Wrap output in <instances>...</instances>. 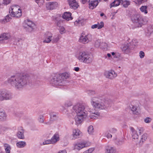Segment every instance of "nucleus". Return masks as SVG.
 Masks as SVG:
<instances>
[{"mask_svg": "<svg viewBox=\"0 0 153 153\" xmlns=\"http://www.w3.org/2000/svg\"><path fill=\"white\" fill-rule=\"evenodd\" d=\"M11 0H3V3L4 4H7L10 3Z\"/></svg>", "mask_w": 153, "mask_h": 153, "instance_id": "13d9d810", "label": "nucleus"}, {"mask_svg": "<svg viewBox=\"0 0 153 153\" xmlns=\"http://www.w3.org/2000/svg\"><path fill=\"white\" fill-rule=\"evenodd\" d=\"M56 2H48L47 4V7L50 10L55 9L57 6Z\"/></svg>", "mask_w": 153, "mask_h": 153, "instance_id": "aec40b11", "label": "nucleus"}, {"mask_svg": "<svg viewBox=\"0 0 153 153\" xmlns=\"http://www.w3.org/2000/svg\"><path fill=\"white\" fill-rule=\"evenodd\" d=\"M10 16L13 17L18 18L22 15V11L19 6L13 5L9 9Z\"/></svg>", "mask_w": 153, "mask_h": 153, "instance_id": "423d86ee", "label": "nucleus"}, {"mask_svg": "<svg viewBox=\"0 0 153 153\" xmlns=\"http://www.w3.org/2000/svg\"><path fill=\"white\" fill-rule=\"evenodd\" d=\"M92 40V36L90 34H88L85 36L81 35L79 39V41L80 42L85 44L90 42Z\"/></svg>", "mask_w": 153, "mask_h": 153, "instance_id": "f8f14e48", "label": "nucleus"}, {"mask_svg": "<svg viewBox=\"0 0 153 153\" xmlns=\"http://www.w3.org/2000/svg\"><path fill=\"white\" fill-rule=\"evenodd\" d=\"M12 98L11 94L6 91H0V100H8Z\"/></svg>", "mask_w": 153, "mask_h": 153, "instance_id": "9d476101", "label": "nucleus"}, {"mask_svg": "<svg viewBox=\"0 0 153 153\" xmlns=\"http://www.w3.org/2000/svg\"><path fill=\"white\" fill-rule=\"evenodd\" d=\"M24 130L23 128L22 127H19L17 134V137L19 139H24L25 138L24 135Z\"/></svg>", "mask_w": 153, "mask_h": 153, "instance_id": "f3484780", "label": "nucleus"}, {"mask_svg": "<svg viewBox=\"0 0 153 153\" xmlns=\"http://www.w3.org/2000/svg\"><path fill=\"white\" fill-rule=\"evenodd\" d=\"M7 117V115L4 111L2 109H0V120L4 121L5 120Z\"/></svg>", "mask_w": 153, "mask_h": 153, "instance_id": "5701e85b", "label": "nucleus"}, {"mask_svg": "<svg viewBox=\"0 0 153 153\" xmlns=\"http://www.w3.org/2000/svg\"><path fill=\"white\" fill-rule=\"evenodd\" d=\"M72 105V103L70 101H67L65 104V107H69L71 106Z\"/></svg>", "mask_w": 153, "mask_h": 153, "instance_id": "de8ad7c7", "label": "nucleus"}, {"mask_svg": "<svg viewBox=\"0 0 153 153\" xmlns=\"http://www.w3.org/2000/svg\"><path fill=\"white\" fill-rule=\"evenodd\" d=\"M64 82V80L61 79V76L59 74H56L52 76L50 81V83L54 86L63 85Z\"/></svg>", "mask_w": 153, "mask_h": 153, "instance_id": "20e7f679", "label": "nucleus"}, {"mask_svg": "<svg viewBox=\"0 0 153 153\" xmlns=\"http://www.w3.org/2000/svg\"><path fill=\"white\" fill-rule=\"evenodd\" d=\"M147 137V134H143L141 136L140 140V143H143L146 140Z\"/></svg>", "mask_w": 153, "mask_h": 153, "instance_id": "c9c22d12", "label": "nucleus"}, {"mask_svg": "<svg viewBox=\"0 0 153 153\" xmlns=\"http://www.w3.org/2000/svg\"><path fill=\"white\" fill-rule=\"evenodd\" d=\"M11 19V18L10 17L9 15H7L6 17L4 19L1 20V23L5 24L9 21Z\"/></svg>", "mask_w": 153, "mask_h": 153, "instance_id": "7c9ffc66", "label": "nucleus"}, {"mask_svg": "<svg viewBox=\"0 0 153 153\" xmlns=\"http://www.w3.org/2000/svg\"><path fill=\"white\" fill-rule=\"evenodd\" d=\"M59 35L54 36L52 39V42L53 43H56L59 41Z\"/></svg>", "mask_w": 153, "mask_h": 153, "instance_id": "f704fd0d", "label": "nucleus"}, {"mask_svg": "<svg viewBox=\"0 0 153 153\" xmlns=\"http://www.w3.org/2000/svg\"><path fill=\"white\" fill-rule=\"evenodd\" d=\"M59 140V135L58 134H55L51 139V143H55Z\"/></svg>", "mask_w": 153, "mask_h": 153, "instance_id": "4be33fe9", "label": "nucleus"}, {"mask_svg": "<svg viewBox=\"0 0 153 153\" xmlns=\"http://www.w3.org/2000/svg\"><path fill=\"white\" fill-rule=\"evenodd\" d=\"M88 132L90 134H92L94 131V128L92 126H89L88 128Z\"/></svg>", "mask_w": 153, "mask_h": 153, "instance_id": "ea45409f", "label": "nucleus"}, {"mask_svg": "<svg viewBox=\"0 0 153 153\" xmlns=\"http://www.w3.org/2000/svg\"><path fill=\"white\" fill-rule=\"evenodd\" d=\"M87 93L89 95H92L95 94V92L94 91L91 90L87 91Z\"/></svg>", "mask_w": 153, "mask_h": 153, "instance_id": "a18cd8bd", "label": "nucleus"}, {"mask_svg": "<svg viewBox=\"0 0 153 153\" xmlns=\"http://www.w3.org/2000/svg\"><path fill=\"white\" fill-rule=\"evenodd\" d=\"M129 107L133 114L136 115L138 114L140 108L139 104L138 101L135 100L131 101L129 104Z\"/></svg>", "mask_w": 153, "mask_h": 153, "instance_id": "0eeeda50", "label": "nucleus"}, {"mask_svg": "<svg viewBox=\"0 0 153 153\" xmlns=\"http://www.w3.org/2000/svg\"><path fill=\"white\" fill-rule=\"evenodd\" d=\"M10 37V35L8 33L3 34L0 36V42H3V41L7 40Z\"/></svg>", "mask_w": 153, "mask_h": 153, "instance_id": "412c9836", "label": "nucleus"}, {"mask_svg": "<svg viewBox=\"0 0 153 153\" xmlns=\"http://www.w3.org/2000/svg\"><path fill=\"white\" fill-rule=\"evenodd\" d=\"M139 56L141 58H143L145 56L144 52L143 51H140L139 53Z\"/></svg>", "mask_w": 153, "mask_h": 153, "instance_id": "5fc2aeb1", "label": "nucleus"}, {"mask_svg": "<svg viewBox=\"0 0 153 153\" xmlns=\"http://www.w3.org/2000/svg\"><path fill=\"white\" fill-rule=\"evenodd\" d=\"M68 1L70 8L74 9L78 8L79 5L76 0H68Z\"/></svg>", "mask_w": 153, "mask_h": 153, "instance_id": "dca6fc26", "label": "nucleus"}, {"mask_svg": "<svg viewBox=\"0 0 153 153\" xmlns=\"http://www.w3.org/2000/svg\"><path fill=\"white\" fill-rule=\"evenodd\" d=\"M148 31L150 33H152L153 32V26H152L151 28L149 30H148Z\"/></svg>", "mask_w": 153, "mask_h": 153, "instance_id": "69168bd1", "label": "nucleus"}, {"mask_svg": "<svg viewBox=\"0 0 153 153\" xmlns=\"http://www.w3.org/2000/svg\"><path fill=\"white\" fill-rule=\"evenodd\" d=\"M91 103L95 109H103L106 107L104 101L100 99H97L96 98H93L91 99Z\"/></svg>", "mask_w": 153, "mask_h": 153, "instance_id": "39448f33", "label": "nucleus"}, {"mask_svg": "<svg viewBox=\"0 0 153 153\" xmlns=\"http://www.w3.org/2000/svg\"><path fill=\"white\" fill-rule=\"evenodd\" d=\"M147 8V6H143L140 7V10L142 12L144 13L145 14H146L148 13Z\"/></svg>", "mask_w": 153, "mask_h": 153, "instance_id": "2f4dec72", "label": "nucleus"}, {"mask_svg": "<svg viewBox=\"0 0 153 153\" xmlns=\"http://www.w3.org/2000/svg\"><path fill=\"white\" fill-rule=\"evenodd\" d=\"M129 46L130 45L128 43L123 44L121 47V49L122 51L126 53L128 52L130 50Z\"/></svg>", "mask_w": 153, "mask_h": 153, "instance_id": "6ab92c4d", "label": "nucleus"}, {"mask_svg": "<svg viewBox=\"0 0 153 153\" xmlns=\"http://www.w3.org/2000/svg\"><path fill=\"white\" fill-rule=\"evenodd\" d=\"M123 0H114V1L110 4V7L111 8L112 7L117 6L119 5L121 2Z\"/></svg>", "mask_w": 153, "mask_h": 153, "instance_id": "cd10ccee", "label": "nucleus"}, {"mask_svg": "<svg viewBox=\"0 0 153 153\" xmlns=\"http://www.w3.org/2000/svg\"><path fill=\"white\" fill-rule=\"evenodd\" d=\"M43 145H47L50 144H52L51 140H47L43 142L42 143Z\"/></svg>", "mask_w": 153, "mask_h": 153, "instance_id": "49530a36", "label": "nucleus"}, {"mask_svg": "<svg viewBox=\"0 0 153 153\" xmlns=\"http://www.w3.org/2000/svg\"><path fill=\"white\" fill-rule=\"evenodd\" d=\"M60 76H61V79L64 80V79L68 78L70 76V74L67 73L65 72L62 74Z\"/></svg>", "mask_w": 153, "mask_h": 153, "instance_id": "473e14b6", "label": "nucleus"}, {"mask_svg": "<svg viewBox=\"0 0 153 153\" xmlns=\"http://www.w3.org/2000/svg\"><path fill=\"white\" fill-rule=\"evenodd\" d=\"M106 137L108 138H111L112 137V135L111 134V133H110L109 132H108L106 135Z\"/></svg>", "mask_w": 153, "mask_h": 153, "instance_id": "bf43d9fd", "label": "nucleus"}, {"mask_svg": "<svg viewBox=\"0 0 153 153\" xmlns=\"http://www.w3.org/2000/svg\"><path fill=\"white\" fill-rule=\"evenodd\" d=\"M104 74L106 78L110 79H113L117 76V74L113 70L105 71Z\"/></svg>", "mask_w": 153, "mask_h": 153, "instance_id": "ddd939ff", "label": "nucleus"}, {"mask_svg": "<svg viewBox=\"0 0 153 153\" xmlns=\"http://www.w3.org/2000/svg\"><path fill=\"white\" fill-rule=\"evenodd\" d=\"M29 77L26 75L16 74L11 76L8 79V82L15 88L20 90L27 84Z\"/></svg>", "mask_w": 153, "mask_h": 153, "instance_id": "f257e3e1", "label": "nucleus"}, {"mask_svg": "<svg viewBox=\"0 0 153 153\" xmlns=\"http://www.w3.org/2000/svg\"><path fill=\"white\" fill-rule=\"evenodd\" d=\"M97 117V116H94V115H91L90 116V117L91 119H96Z\"/></svg>", "mask_w": 153, "mask_h": 153, "instance_id": "e2e57ef3", "label": "nucleus"}, {"mask_svg": "<svg viewBox=\"0 0 153 153\" xmlns=\"http://www.w3.org/2000/svg\"><path fill=\"white\" fill-rule=\"evenodd\" d=\"M85 21L82 19H78L74 22V24L76 26H81L84 25L85 24Z\"/></svg>", "mask_w": 153, "mask_h": 153, "instance_id": "393cba45", "label": "nucleus"}, {"mask_svg": "<svg viewBox=\"0 0 153 153\" xmlns=\"http://www.w3.org/2000/svg\"><path fill=\"white\" fill-rule=\"evenodd\" d=\"M130 4V2L129 1H122V4H123V7H127Z\"/></svg>", "mask_w": 153, "mask_h": 153, "instance_id": "58836bf2", "label": "nucleus"}, {"mask_svg": "<svg viewBox=\"0 0 153 153\" xmlns=\"http://www.w3.org/2000/svg\"><path fill=\"white\" fill-rule=\"evenodd\" d=\"M71 14L69 12H66L64 13L62 15V17L59 16L56 18L55 20L56 23L57 24V26H59L60 23L62 22V18L64 19L67 21L71 20L73 19L71 16Z\"/></svg>", "mask_w": 153, "mask_h": 153, "instance_id": "6e6552de", "label": "nucleus"}, {"mask_svg": "<svg viewBox=\"0 0 153 153\" xmlns=\"http://www.w3.org/2000/svg\"><path fill=\"white\" fill-rule=\"evenodd\" d=\"M76 57L79 62L86 64L90 63L93 60L91 55L88 52L85 51L79 52Z\"/></svg>", "mask_w": 153, "mask_h": 153, "instance_id": "f03ea898", "label": "nucleus"}, {"mask_svg": "<svg viewBox=\"0 0 153 153\" xmlns=\"http://www.w3.org/2000/svg\"><path fill=\"white\" fill-rule=\"evenodd\" d=\"M73 109L75 111L77 116L86 117L88 115L87 111L85 109V107L83 104L78 103L74 105Z\"/></svg>", "mask_w": 153, "mask_h": 153, "instance_id": "7ed1b4c3", "label": "nucleus"}, {"mask_svg": "<svg viewBox=\"0 0 153 153\" xmlns=\"http://www.w3.org/2000/svg\"><path fill=\"white\" fill-rule=\"evenodd\" d=\"M81 132L79 129H74L72 134L73 139H74L79 137L81 135Z\"/></svg>", "mask_w": 153, "mask_h": 153, "instance_id": "a211bd4d", "label": "nucleus"}, {"mask_svg": "<svg viewBox=\"0 0 153 153\" xmlns=\"http://www.w3.org/2000/svg\"><path fill=\"white\" fill-rule=\"evenodd\" d=\"M89 111L92 114L96 115L97 116H99L100 114L98 112L95 111L93 110L90 109Z\"/></svg>", "mask_w": 153, "mask_h": 153, "instance_id": "79ce46f5", "label": "nucleus"}, {"mask_svg": "<svg viewBox=\"0 0 153 153\" xmlns=\"http://www.w3.org/2000/svg\"><path fill=\"white\" fill-rule=\"evenodd\" d=\"M101 44V42L100 40H97L95 43V46L97 48H98L100 47Z\"/></svg>", "mask_w": 153, "mask_h": 153, "instance_id": "a19ab883", "label": "nucleus"}, {"mask_svg": "<svg viewBox=\"0 0 153 153\" xmlns=\"http://www.w3.org/2000/svg\"><path fill=\"white\" fill-rule=\"evenodd\" d=\"M58 153H67L66 151L65 150L59 151Z\"/></svg>", "mask_w": 153, "mask_h": 153, "instance_id": "0e129e2a", "label": "nucleus"}, {"mask_svg": "<svg viewBox=\"0 0 153 153\" xmlns=\"http://www.w3.org/2000/svg\"><path fill=\"white\" fill-rule=\"evenodd\" d=\"M106 150L107 153H113L114 150L111 147L108 146L106 148Z\"/></svg>", "mask_w": 153, "mask_h": 153, "instance_id": "e433bc0d", "label": "nucleus"}, {"mask_svg": "<svg viewBox=\"0 0 153 153\" xmlns=\"http://www.w3.org/2000/svg\"><path fill=\"white\" fill-rule=\"evenodd\" d=\"M59 31L61 34H62L65 33L66 31L64 27H61L59 29Z\"/></svg>", "mask_w": 153, "mask_h": 153, "instance_id": "c03bdc74", "label": "nucleus"}, {"mask_svg": "<svg viewBox=\"0 0 153 153\" xmlns=\"http://www.w3.org/2000/svg\"><path fill=\"white\" fill-rule=\"evenodd\" d=\"M152 121V119L150 117H146L144 119V122L147 123H150Z\"/></svg>", "mask_w": 153, "mask_h": 153, "instance_id": "37998d69", "label": "nucleus"}, {"mask_svg": "<svg viewBox=\"0 0 153 153\" xmlns=\"http://www.w3.org/2000/svg\"><path fill=\"white\" fill-rule=\"evenodd\" d=\"M5 130V128L2 127L0 125V133L3 131H4Z\"/></svg>", "mask_w": 153, "mask_h": 153, "instance_id": "052dcab7", "label": "nucleus"}, {"mask_svg": "<svg viewBox=\"0 0 153 153\" xmlns=\"http://www.w3.org/2000/svg\"><path fill=\"white\" fill-rule=\"evenodd\" d=\"M133 22L135 24L137 27H141L143 22V19L142 16L140 14H135L133 15L131 18Z\"/></svg>", "mask_w": 153, "mask_h": 153, "instance_id": "1a4fd4ad", "label": "nucleus"}, {"mask_svg": "<svg viewBox=\"0 0 153 153\" xmlns=\"http://www.w3.org/2000/svg\"><path fill=\"white\" fill-rule=\"evenodd\" d=\"M26 145V143L25 141H20L16 143V145L18 148H22Z\"/></svg>", "mask_w": 153, "mask_h": 153, "instance_id": "c756f323", "label": "nucleus"}, {"mask_svg": "<svg viewBox=\"0 0 153 153\" xmlns=\"http://www.w3.org/2000/svg\"><path fill=\"white\" fill-rule=\"evenodd\" d=\"M23 24L24 28L29 32L32 31L35 26V24L29 19L25 20Z\"/></svg>", "mask_w": 153, "mask_h": 153, "instance_id": "9b49d317", "label": "nucleus"}, {"mask_svg": "<svg viewBox=\"0 0 153 153\" xmlns=\"http://www.w3.org/2000/svg\"><path fill=\"white\" fill-rule=\"evenodd\" d=\"M98 3V0L91 1L89 4V8L91 9H93L97 6Z\"/></svg>", "mask_w": 153, "mask_h": 153, "instance_id": "b1692460", "label": "nucleus"}, {"mask_svg": "<svg viewBox=\"0 0 153 153\" xmlns=\"http://www.w3.org/2000/svg\"><path fill=\"white\" fill-rule=\"evenodd\" d=\"M132 44L135 46H136L137 45L138 43V41L137 39H134L132 40Z\"/></svg>", "mask_w": 153, "mask_h": 153, "instance_id": "3c124183", "label": "nucleus"}, {"mask_svg": "<svg viewBox=\"0 0 153 153\" xmlns=\"http://www.w3.org/2000/svg\"><path fill=\"white\" fill-rule=\"evenodd\" d=\"M139 4H141L147 1L148 0H136Z\"/></svg>", "mask_w": 153, "mask_h": 153, "instance_id": "4d7b16f0", "label": "nucleus"}, {"mask_svg": "<svg viewBox=\"0 0 153 153\" xmlns=\"http://www.w3.org/2000/svg\"><path fill=\"white\" fill-rule=\"evenodd\" d=\"M104 25V24L103 22H101L100 24L98 23L97 24H95L92 25L91 27V28L93 29L97 27L98 29H99L103 27Z\"/></svg>", "mask_w": 153, "mask_h": 153, "instance_id": "bb28decb", "label": "nucleus"}, {"mask_svg": "<svg viewBox=\"0 0 153 153\" xmlns=\"http://www.w3.org/2000/svg\"><path fill=\"white\" fill-rule=\"evenodd\" d=\"M107 46V44L105 42H102L101 43L100 48H104Z\"/></svg>", "mask_w": 153, "mask_h": 153, "instance_id": "09e8293b", "label": "nucleus"}, {"mask_svg": "<svg viewBox=\"0 0 153 153\" xmlns=\"http://www.w3.org/2000/svg\"><path fill=\"white\" fill-rule=\"evenodd\" d=\"M123 142L122 141H120L119 142H118V143H117L118 145H120L122 144Z\"/></svg>", "mask_w": 153, "mask_h": 153, "instance_id": "774afa93", "label": "nucleus"}, {"mask_svg": "<svg viewBox=\"0 0 153 153\" xmlns=\"http://www.w3.org/2000/svg\"><path fill=\"white\" fill-rule=\"evenodd\" d=\"M88 146L87 143L85 142H78L74 145V149L79 150L84 147Z\"/></svg>", "mask_w": 153, "mask_h": 153, "instance_id": "4468645a", "label": "nucleus"}, {"mask_svg": "<svg viewBox=\"0 0 153 153\" xmlns=\"http://www.w3.org/2000/svg\"><path fill=\"white\" fill-rule=\"evenodd\" d=\"M90 0H82V2L83 4H85L86 2H89Z\"/></svg>", "mask_w": 153, "mask_h": 153, "instance_id": "680f3d73", "label": "nucleus"}, {"mask_svg": "<svg viewBox=\"0 0 153 153\" xmlns=\"http://www.w3.org/2000/svg\"><path fill=\"white\" fill-rule=\"evenodd\" d=\"M117 129L115 128H112L109 130L111 134H114L117 132Z\"/></svg>", "mask_w": 153, "mask_h": 153, "instance_id": "864d4df0", "label": "nucleus"}, {"mask_svg": "<svg viewBox=\"0 0 153 153\" xmlns=\"http://www.w3.org/2000/svg\"><path fill=\"white\" fill-rule=\"evenodd\" d=\"M144 131V129L143 128H138V132H139L140 134H141Z\"/></svg>", "mask_w": 153, "mask_h": 153, "instance_id": "6e6d98bb", "label": "nucleus"}, {"mask_svg": "<svg viewBox=\"0 0 153 153\" xmlns=\"http://www.w3.org/2000/svg\"><path fill=\"white\" fill-rule=\"evenodd\" d=\"M52 34L50 32H47L45 34L44 43H49L52 40Z\"/></svg>", "mask_w": 153, "mask_h": 153, "instance_id": "2eb2a0df", "label": "nucleus"}, {"mask_svg": "<svg viewBox=\"0 0 153 153\" xmlns=\"http://www.w3.org/2000/svg\"><path fill=\"white\" fill-rule=\"evenodd\" d=\"M131 131L132 137L133 139L134 140L137 139L138 137V135L137 134V131L133 128H131Z\"/></svg>", "mask_w": 153, "mask_h": 153, "instance_id": "a878e982", "label": "nucleus"}, {"mask_svg": "<svg viewBox=\"0 0 153 153\" xmlns=\"http://www.w3.org/2000/svg\"><path fill=\"white\" fill-rule=\"evenodd\" d=\"M39 121L41 123H43L44 122L43 116V115H40L39 118Z\"/></svg>", "mask_w": 153, "mask_h": 153, "instance_id": "603ef678", "label": "nucleus"}, {"mask_svg": "<svg viewBox=\"0 0 153 153\" xmlns=\"http://www.w3.org/2000/svg\"><path fill=\"white\" fill-rule=\"evenodd\" d=\"M86 118V117H83L82 116H78L77 115L75 118V121L77 124H79L82 122L83 119Z\"/></svg>", "mask_w": 153, "mask_h": 153, "instance_id": "c85d7f7f", "label": "nucleus"}, {"mask_svg": "<svg viewBox=\"0 0 153 153\" xmlns=\"http://www.w3.org/2000/svg\"><path fill=\"white\" fill-rule=\"evenodd\" d=\"M50 115L51 119L54 120L56 118L57 114L53 112H51L50 113Z\"/></svg>", "mask_w": 153, "mask_h": 153, "instance_id": "4c0bfd02", "label": "nucleus"}, {"mask_svg": "<svg viewBox=\"0 0 153 153\" xmlns=\"http://www.w3.org/2000/svg\"><path fill=\"white\" fill-rule=\"evenodd\" d=\"M79 67H75L74 68V70L76 71H78L79 70Z\"/></svg>", "mask_w": 153, "mask_h": 153, "instance_id": "338daca9", "label": "nucleus"}, {"mask_svg": "<svg viewBox=\"0 0 153 153\" xmlns=\"http://www.w3.org/2000/svg\"><path fill=\"white\" fill-rule=\"evenodd\" d=\"M5 147V150L6 153H10L11 150V147L10 146L7 144H5L4 145Z\"/></svg>", "mask_w": 153, "mask_h": 153, "instance_id": "72a5a7b5", "label": "nucleus"}, {"mask_svg": "<svg viewBox=\"0 0 153 153\" xmlns=\"http://www.w3.org/2000/svg\"><path fill=\"white\" fill-rule=\"evenodd\" d=\"M94 150L93 148H90L85 151L83 153H92Z\"/></svg>", "mask_w": 153, "mask_h": 153, "instance_id": "8fccbe9b", "label": "nucleus"}]
</instances>
